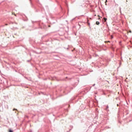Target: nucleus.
I'll list each match as a JSON object with an SVG mask.
<instances>
[{"label": "nucleus", "instance_id": "obj_2", "mask_svg": "<svg viewBox=\"0 0 132 132\" xmlns=\"http://www.w3.org/2000/svg\"><path fill=\"white\" fill-rule=\"evenodd\" d=\"M123 113L125 115H127V114H128L129 113V112L128 111H126L125 112Z\"/></svg>", "mask_w": 132, "mask_h": 132}, {"label": "nucleus", "instance_id": "obj_20", "mask_svg": "<svg viewBox=\"0 0 132 132\" xmlns=\"http://www.w3.org/2000/svg\"><path fill=\"white\" fill-rule=\"evenodd\" d=\"M32 23H33V22H34V21H32Z\"/></svg>", "mask_w": 132, "mask_h": 132}, {"label": "nucleus", "instance_id": "obj_13", "mask_svg": "<svg viewBox=\"0 0 132 132\" xmlns=\"http://www.w3.org/2000/svg\"><path fill=\"white\" fill-rule=\"evenodd\" d=\"M110 128V127H107V128Z\"/></svg>", "mask_w": 132, "mask_h": 132}, {"label": "nucleus", "instance_id": "obj_19", "mask_svg": "<svg viewBox=\"0 0 132 132\" xmlns=\"http://www.w3.org/2000/svg\"><path fill=\"white\" fill-rule=\"evenodd\" d=\"M107 2V0H106V1H105V2Z\"/></svg>", "mask_w": 132, "mask_h": 132}, {"label": "nucleus", "instance_id": "obj_24", "mask_svg": "<svg viewBox=\"0 0 132 132\" xmlns=\"http://www.w3.org/2000/svg\"><path fill=\"white\" fill-rule=\"evenodd\" d=\"M73 20V19H72V20Z\"/></svg>", "mask_w": 132, "mask_h": 132}, {"label": "nucleus", "instance_id": "obj_18", "mask_svg": "<svg viewBox=\"0 0 132 132\" xmlns=\"http://www.w3.org/2000/svg\"><path fill=\"white\" fill-rule=\"evenodd\" d=\"M50 27V25L48 26V27Z\"/></svg>", "mask_w": 132, "mask_h": 132}, {"label": "nucleus", "instance_id": "obj_21", "mask_svg": "<svg viewBox=\"0 0 132 132\" xmlns=\"http://www.w3.org/2000/svg\"><path fill=\"white\" fill-rule=\"evenodd\" d=\"M130 32H131V31H130Z\"/></svg>", "mask_w": 132, "mask_h": 132}, {"label": "nucleus", "instance_id": "obj_6", "mask_svg": "<svg viewBox=\"0 0 132 132\" xmlns=\"http://www.w3.org/2000/svg\"><path fill=\"white\" fill-rule=\"evenodd\" d=\"M103 19L104 20L105 22L106 21L107 19V18H103Z\"/></svg>", "mask_w": 132, "mask_h": 132}, {"label": "nucleus", "instance_id": "obj_16", "mask_svg": "<svg viewBox=\"0 0 132 132\" xmlns=\"http://www.w3.org/2000/svg\"><path fill=\"white\" fill-rule=\"evenodd\" d=\"M28 80H30V81H31V80L30 79H28Z\"/></svg>", "mask_w": 132, "mask_h": 132}, {"label": "nucleus", "instance_id": "obj_12", "mask_svg": "<svg viewBox=\"0 0 132 132\" xmlns=\"http://www.w3.org/2000/svg\"><path fill=\"white\" fill-rule=\"evenodd\" d=\"M105 43H106V42H110V41H105Z\"/></svg>", "mask_w": 132, "mask_h": 132}, {"label": "nucleus", "instance_id": "obj_5", "mask_svg": "<svg viewBox=\"0 0 132 132\" xmlns=\"http://www.w3.org/2000/svg\"><path fill=\"white\" fill-rule=\"evenodd\" d=\"M100 22L98 21H96V24L97 25H98L99 24H100Z\"/></svg>", "mask_w": 132, "mask_h": 132}, {"label": "nucleus", "instance_id": "obj_11", "mask_svg": "<svg viewBox=\"0 0 132 132\" xmlns=\"http://www.w3.org/2000/svg\"><path fill=\"white\" fill-rule=\"evenodd\" d=\"M24 77L26 79H28V78L27 77Z\"/></svg>", "mask_w": 132, "mask_h": 132}, {"label": "nucleus", "instance_id": "obj_8", "mask_svg": "<svg viewBox=\"0 0 132 132\" xmlns=\"http://www.w3.org/2000/svg\"><path fill=\"white\" fill-rule=\"evenodd\" d=\"M28 132H32V130H30L28 131Z\"/></svg>", "mask_w": 132, "mask_h": 132}, {"label": "nucleus", "instance_id": "obj_15", "mask_svg": "<svg viewBox=\"0 0 132 132\" xmlns=\"http://www.w3.org/2000/svg\"><path fill=\"white\" fill-rule=\"evenodd\" d=\"M95 84H94L93 85V86H95Z\"/></svg>", "mask_w": 132, "mask_h": 132}, {"label": "nucleus", "instance_id": "obj_3", "mask_svg": "<svg viewBox=\"0 0 132 132\" xmlns=\"http://www.w3.org/2000/svg\"><path fill=\"white\" fill-rule=\"evenodd\" d=\"M87 25L89 26V27H90V23L89 22V20H87Z\"/></svg>", "mask_w": 132, "mask_h": 132}, {"label": "nucleus", "instance_id": "obj_14", "mask_svg": "<svg viewBox=\"0 0 132 132\" xmlns=\"http://www.w3.org/2000/svg\"><path fill=\"white\" fill-rule=\"evenodd\" d=\"M55 0V1H56L57 2H58L56 0Z\"/></svg>", "mask_w": 132, "mask_h": 132}, {"label": "nucleus", "instance_id": "obj_9", "mask_svg": "<svg viewBox=\"0 0 132 132\" xmlns=\"http://www.w3.org/2000/svg\"><path fill=\"white\" fill-rule=\"evenodd\" d=\"M108 108H109V106H108V105H107L106 107V110H107V109Z\"/></svg>", "mask_w": 132, "mask_h": 132}, {"label": "nucleus", "instance_id": "obj_23", "mask_svg": "<svg viewBox=\"0 0 132 132\" xmlns=\"http://www.w3.org/2000/svg\"><path fill=\"white\" fill-rule=\"evenodd\" d=\"M15 16H16V15L15 14Z\"/></svg>", "mask_w": 132, "mask_h": 132}, {"label": "nucleus", "instance_id": "obj_10", "mask_svg": "<svg viewBox=\"0 0 132 132\" xmlns=\"http://www.w3.org/2000/svg\"><path fill=\"white\" fill-rule=\"evenodd\" d=\"M14 110H17V109H15V108H14L13 109V111H14Z\"/></svg>", "mask_w": 132, "mask_h": 132}, {"label": "nucleus", "instance_id": "obj_17", "mask_svg": "<svg viewBox=\"0 0 132 132\" xmlns=\"http://www.w3.org/2000/svg\"><path fill=\"white\" fill-rule=\"evenodd\" d=\"M119 104H117V106H119Z\"/></svg>", "mask_w": 132, "mask_h": 132}, {"label": "nucleus", "instance_id": "obj_1", "mask_svg": "<svg viewBox=\"0 0 132 132\" xmlns=\"http://www.w3.org/2000/svg\"><path fill=\"white\" fill-rule=\"evenodd\" d=\"M63 88L64 89L63 92L65 93V94H67L70 92L71 90L73 89V88L64 85L63 86Z\"/></svg>", "mask_w": 132, "mask_h": 132}, {"label": "nucleus", "instance_id": "obj_7", "mask_svg": "<svg viewBox=\"0 0 132 132\" xmlns=\"http://www.w3.org/2000/svg\"><path fill=\"white\" fill-rule=\"evenodd\" d=\"M9 132H13V131L12 130H11V129H10L9 130Z\"/></svg>", "mask_w": 132, "mask_h": 132}, {"label": "nucleus", "instance_id": "obj_4", "mask_svg": "<svg viewBox=\"0 0 132 132\" xmlns=\"http://www.w3.org/2000/svg\"><path fill=\"white\" fill-rule=\"evenodd\" d=\"M29 1H30V4L31 5V6L32 7L33 6V4L32 3V2L31 1V0H29Z\"/></svg>", "mask_w": 132, "mask_h": 132}, {"label": "nucleus", "instance_id": "obj_25", "mask_svg": "<svg viewBox=\"0 0 132 132\" xmlns=\"http://www.w3.org/2000/svg\"><path fill=\"white\" fill-rule=\"evenodd\" d=\"M67 49H68V48H67Z\"/></svg>", "mask_w": 132, "mask_h": 132}, {"label": "nucleus", "instance_id": "obj_22", "mask_svg": "<svg viewBox=\"0 0 132 132\" xmlns=\"http://www.w3.org/2000/svg\"><path fill=\"white\" fill-rule=\"evenodd\" d=\"M35 53H37V54H38V53H37L36 52H35Z\"/></svg>", "mask_w": 132, "mask_h": 132}]
</instances>
